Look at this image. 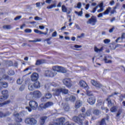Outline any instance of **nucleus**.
<instances>
[{
	"mask_svg": "<svg viewBox=\"0 0 125 125\" xmlns=\"http://www.w3.org/2000/svg\"><path fill=\"white\" fill-rule=\"evenodd\" d=\"M117 110H118V108L116 106H113L110 108V111L111 112H112V113H115V112H117Z\"/></svg>",
	"mask_w": 125,
	"mask_h": 125,
	"instance_id": "obj_35",
	"label": "nucleus"
},
{
	"mask_svg": "<svg viewBox=\"0 0 125 125\" xmlns=\"http://www.w3.org/2000/svg\"><path fill=\"white\" fill-rule=\"evenodd\" d=\"M57 75V73L54 72L52 69L47 70L45 71V75L46 77H49L50 78H53Z\"/></svg>",
	"mask_w": 125,
	"mask_h": 125,
	"instance_id": "obj_5",
	"label": "nucleus"
},
{
	"mask_svg": "<svg viewBox=\"0 0 125 125\" xmlns=\"http://www.w3.org/2000/svg\"><path fill=\"white\" fill-rule=\"evenodd\" d=\"M69 100L71 102H75L76 101V97H75L74 96H71L69 97Z\"/></svg>",
	"mask_w": 125,
	"mask_h": 125,
	"instance_id": "obj_38",
	"label": "nucleus"
},
{
	"mask_svg": "<svg viewBox=\"0 0 125 125\" xmlns=\"http://www.w3.org/2000/svg\"><path fill=\"white\" fill-rule=\"evenodd\" d=\"M21 18H22V16H19L16 17L14 19V20H15V21H17V20H20V19H21Z\"/></svg>",
	"mask_w": 125,
	"mask_h": 125,
	"instance_id": "obj_50",
	"label": "nucleus"
},
{
	"mask_svg": "<svg viewBox=\"0 0 125 125\" xmlns=\"http://www.w3.org/2000/svg\"><path fill=\"white\" fill-rule=\"evenodd\" d=\"M45 104V106L46 108H48V107H50V106H52V105H53V103L51 102H48Z\"/></svg>",
	"mask_w": 125,
	"mask_h": 125,
	"instance_id": "obj_32",
	"label": "nucleus"
},
{
	"mask_svg": "<svg viewBox=\"0 0 125 125\" xmlns=\"http://www.w3.org/2000/svg\"><path fill=\"white\" fill-rule=\"evenodd\" d=\"M53 70L54 72H58L59 73H66V69L58 65L53 66Z\"/></svg>",
	"mask_w": 125,
	"mask_h": 125,
	"instance_id": "obj_6",
	"label": "nucleus"
},
{
	"mask_svg": "<svg viewBox=\"0 0 125 125\" xmlns=\"http://www.w3.org/2000/svg\"><path fill=\"white\" fill-rule=\"evenodd\" d=\"M35 88H40L41 87V85L40 84V82L39 81L36 82L34 83H33Z\"/></svg>",
	"mask_w": 125,
	"mask_h": 125,
	"instance_id": "obj_31",
	"label": "nucleus"
},
{
	"mask_svg": "<svg viewBox=\"0 0 125 125\" xmlns=\"http://www.w3.org/2000/svg\"><path fill=\"white\" fill-rule=\"evenodd\" d=\"M39 27L41 29V30H43L44 29V26L43 25H40Z\"/></svg>",
	"mask_w": 125,
	"mask_h": 125,
	"instance_id": "obj_63",
	"label": "nucleus"
},
{
	"mask_svg": "<svg viewBox=\"0 0 125 125\" xmlns=\"http://www.w3.org/2000/svg\"><path fill=\"white\" fill-rule=\"evenodd\" d=\"M29 105L32 110H37L38 109V103L36 101H32L29 102Z\"/></svg>",
	"mask_w": 125,
	"mask_h": 125,
	"instance_id": "obj_10",
	"label": "nucleus"
},
{
	"mask_svg": "<svg viewBox=\"0 0 125 125\" xmlns=\"http://www.w3.org/2000/svg\"><path fill=\"white\" fill-rule=\"evenodd\" d=\"M38 108L40 111H42V110H44V109H46L45 104H40L38 107Z\"/></svg>",
	"mask_w": 125,
	"mask_h": 125,
	"instance_id": "obj_24",
	"label": "nucleus"
},
{
	"mask_svg": "<svg viewBox=\"0 0 125 125\" xmlns=\"http://www.w3.org/2000/svg\"><path fill=\"white\" fill-rule=\"evenodd\" d=\"M101 17H103V13H100V14L98 15V18H101Z\"/></svg>",
	"mask_w": 125,
	"mask_h": 125,
	"instance_id": "obj_62",
	"label": "nucleus"
},
{
	"mask_svg": "<svg viewBox=\"0 0 125 125\" xmlns=\"http://www.w3.org/2000/svg\"><path fill=\"white\" fill-rule=\"evenodd\" d=\"M93 113L94 115H96V116H98V115L100 114V111H99V110L95 109L93 110Z\"/></svg>",
	"mask_w": 125,
	"mask_h": 125,
	"instance_id": "obj_37",
	"label": "nucleus"
},
{
	"mask_svg": "<svg viewBox=\"0 0 125 125\" xmlns=\"http://www.w3.org/2000/svg\"><path fill=\"white\" fill-rule=\"evenodd\" d=\"M63 109L66 112H68V111H70V106H69V104H65L63 105Z\"/></svg>",
	"mask_w": 125,
	"mask_h": 125,
	"instance_id": "obj_28",
	"label": "nucleus"
},
{
	"mask_svg": "<svg viewBox=\"0 0 125 125\" xmlns=\"http://www.w3.org/2000/svg\"><path fill=\"white\" fill-rule=\"evenodd\" d=\"M11 114V112H7L5 114H3L2 112H0V118H3V117H7V116H9Z\"/></svg>",
	"mask_w": 125,
	"mask_h": 125,
	"instance_id": "obj_23",
	"label": "nucleus"
},
{
	"mask_svg": "<svg viewBox=\"0 0 125 125\" xmlns=\"http://www.w3.org/2000/svg\"><path fill=\"white\" fill-rule=\"evenodd\" d=\"M57 36V32L55 31L52 34V38H55V37Z\"/></svg>",
	"mask_w": 125,
	"mask_h": 125,
	"instance_id": "obj_51",
	"label": "nucleus"
},
{
	"mask_svg": "<svg viewBox=\"0 0 125 125\" xmlns=\"http://www.w3.org/2000/svg\"><path fill=\"white\" fill-rule=\"evenodd\" d=\"M29 42H42V39H37L35 40H29Z\"/></svg>",
	"mask_w": 125,
	"mask_h": 125,
	"instance_id": "obj_36",
	"label": "nucleus"
},
{
	"mask_svg": "<svg viewBox=\"0 0 125 125\" xmlns=\"http://www.w3.org/2000/svg\"><path fill=\"white\" fill-rule=\"evenodd\" d=\"M52 85L53 86H55V87H58V86H59V84H58L54 82L52 83Z\"/></svg>",
	"mask_w": 125,
	"mask_h": 125,
	"instance_id": "obj_58",
	"label": "nucleus"
},
{
	"mask_svg": "<svg viewBox=\"0 0 125 125\" xmlns=\"http://www.w3.org/2000/svg\"><path fill=\"white\" fill-rule=\"evenodd\" d=\"M104 11V8H100V9L97 10V12L99 13H101V12H103Z\"/></svg>",
	"mask_w": 125,
	"mask_h": 125,
	"instance_id": "obj_54",
	"label": "nucleus"
},
{
	"mask_svg": "<svg viewBox=\"0 0 125 125\" xmlns=\"http://www.w3.org/2000/svg\"><path fill=\"white\" fill-rule=\"evenodd\" d=\"M62 11L63 12H67V7L65 5H62Z\"/></svg>",
	"mask_w": 125,
	"mask_h": 125,
	"instance_id": "obj_39",
	"label": "nucleus"
},
{
	"mask_svg": "<svg viewBox=\"0 0 125 125\" xmlns=\"http://www.w3.org/2000/svg\"><path fill=\"white\" fill-rule=\"evenodd\" d=\"M33 95L35 98H40V97H42V93L40 91H34Z\"/></svg>",
	"mask_w": 125,
	"mask_h": 125,
	"instance_id": "obj_15",
	"label": "nucleus"
},
{
	"mask_svg": "<svg viewBox=\"0 0 125 125\" xmlns=\"http://www.w3.org/2000/svg\"><path fill=\"white\" fill-rule=\"evenodd\" d=\"M24 32L25 33H32V29H26L25 30H24Z\"/></svg>",
	"mask_w": 125,
	"mask_h": 125,
	"instance_id": "obj_56",
	"label": "nucleus"
},
{
	"mask_svg": "<svg viewBox=\"0 0 125 125\" xmlns=\"http://www.w3.org/2000/svg\"><path fill=\"white\" fill-rule=\"evenodd\" d=\"M24 122L26 125H35L38 124V121L34 118H27Z\"/></svg>",
	"mask_w": 125,
	"mask_h": 125,
	"instance_id": "obj_4",
	"label": "nucleus"
},
{
	"mask_svg": "<svg viewBox=\"0 0 125 125\" xmlns=\"http://www.w3.org/2000/svg\"><path fill=\"white\" fill-rule=\"evenodd\" d=\"M87 101L90 105H93L95 103V98L94 97H91L87 99Z\"/></svg>",
	"mask_w": 125,
	"mask_h": 125,
	"instance_id": "obj_17",
	"label": "nucleus"
},
{
	"mask_svg": "<svg viewBox=\"0 0 125 125\" xmlns=\"http://www.w3.org/2000/svg\"><path fill=\"white\" fill-rule=\"evenodd\" d=\"M124 39H125V33H123L122 34V36L121 37H119L118 38H117L116 40V42H118L119 41V42H123V40H124Z\"/></svg>",
	"mask_w": 125,
	"mask_h": 125,
	"instance_id": "obj_19",
	"label": "nucleus"
},
{
	"mask_svg": "<svg viewBox=\"0 0 125 125\" xmlns=\"http://www.w3.org/2000/svg\"><path fill=\"white\" fill-rule=\"evenodd\" d=\"M45 97L46 99H50L52 97V95L51 93H47L45 94Z\"/></svg>",
	"mask_w": 125,
	"mask_h": 125,
	"instance_id": "obj_34",
	"label": "nucleus"
},
{
	"mask_svg": "<svg viewBox=\"0 0 125 125\" xmlns=\"http://www.w3.org/2000/svg\"><path fill=\"white\" fill-rule=\"evenodd\" d=\"M2 28L4 30H10L12 27L11 25H4L2 26Z\"/></svg>",
	"mask_w": 125,
	"mask_h": 125,
	"instance_id": "obj_29",
	"label": "nucleus"
},
{
	"mask_svg": "<svg viewBox=\"0 0 125 125\" xmlns=\"http://www.w3.org/2000/svg\"><path fill=\"white\" fill-rule=\"evenodd\" d=\"M41 101L42 102H45V101H46V97H43L41 98Z\"/></svg>",
	"mask_w": 125,
	"mask_h": 125,
	"instance_id": "obj_59",
	"label": "nucleus"
},
{
	"mask_svg": "<svg viewBox=\"0 0 125 125\" xmlns=\"http://www.w3.org/2000/svg\"><path fill=\"white\" fill-rule=\"evenodd\" d=\"M83 37H84V34L82 33V34H81L80 36H77V38L78 39H83Z\"/></svg>",
	"mask_w": 125,
	"mask_h": 125,
	"instance_id": "obj_52",
	"label": "nucleus"
},
{
	"mask_svg": "<svg viewBox=\"0 0 125 125\" xmlns=\"http://www.w3.org/2000/svg\"><path fill=\"white\" fill-rule=\"evenodd\" d=\"M35 88H36V87H35V85H34L33 83H30L28 85V89L29 90H31V91H33V90H34Z\"/></svg>",
	"mask_w": 125,
	"mask_h": 125,
	"instance_id": "obj_26",
	"label": "nucleus"
},
{
	"mask_svg": "<svg viewBox=\"0 0 125 125\" xmlns=\"http://www.w3.org/2000/svg\"><path fill=\"white\" fill-rule=\"evenodd\" d=\"M111 9H112V8L110 7L107 8L106 10L103 13L104 15H108L109 13L111 11Z\"/></svg>",
	"mask_w": 125,
	"mask_h": 125,
	"instance_id": "obj_27",
	"label": "nucleus"
},
{
	"mask_svg": "<svg viewBox=\"0 0 125 125\" xmlns=\"http://www.w3.org/2000/svg\"><path fill=\"white\" fill-rule=\"evenodd\" d=\"M34 32L36 33V34H39V35H42V31L40 30H39L38 29H34Z\"/></svg>",
	"mask_w": 125,
	"mask_h": 125,
	"instance_id": "obj_47",
	"label": "nucleus"
},
{
	"mask_svg": "<svg viewBox=\"0 0 125 125\" xmlns=\"http://www.w3.org/2000/svg\"><path fill=\"white\" fill-rule=\"evenodd\" d=\"M98 8V6H97L96 7L93 9V10L91 12H92V13H95V12L96 11Z\"/></svg>",
	"mask_w": 125,
	"mask_h": 125,
	"instance_id": "obj_55",
	"label": "nucleus"
},
{
	"mask_svg": "<svg viewBox=\"0 0 125 125\" xmlns=\"http://www.w3.org/2000/svg\"><path fill=\"white\" fill-rule=\"evenodd\" d=\"M123 110L122 109L119 110L117 113V117H119V116H120Z\"/></svg>",
	"mask_w": 125,
	"mask_h": 125,
	"instance_id": "obj_57",
	"label": "nucleus"
},
{
	"mask_svg": "<svg viewBox=\"0 0 125 125\" xmlns=\"http://www.w3.org/2000/svg\"><path fill=\"white\" fill-rule=\"evenodd\" d=\"M96 125H106V122H105V119H103L101 122H98Z\"/></svg>",
	"mask_w": 125,
	"mask_h": 125,
	"instance_id": "obj_25",
	"label": "nucleus"
},
{
	"mask_svg": "<svg viewBox=\"0 0 125 125\" xmlns=\"http://www.w3.org/2000/svg\"><path fill=\"white\" fill-rule=\"evenodd\" d=\"M59 125H74L73 124L70 123L68 121L66 122L64 124L66 119L62 117L58 119Z\"/></svg>",
	"mask_w": 125,
	"mask_h": 125,
	"instance_id": "obj_7",
	"label": "nucleus"
},
{
	"mask_svg": "<svg viewBox=\"0 0 125 125\" xmlns=\"http://www.w3.org/2000/svg\"><path fill=\"white\" fill-rule=\"evenodd\" d=\"M109 59H112V56H104V60L105 63L111 64L112 63V61Z\"/></svg>",
	"mask_w": 125,
	"mask_h": 125,
	"instance_id": "obj_14",
	"label": "nucleus"
},
{
	"mask_svg": "<svg viewBox=\"0 0 125 125\" xmlns=\"http://www.w3.org/2000/svg\"><path fill=\"white\" fill-rule=\"evenodd\" d=\"M51 40V38H47L45 41L47 42V43L48 44H51V42H50V40Z\"/></svg>",
	"mask_w": 125,
	"mask_h": 125,
	"instance_id": "obj_46",
	"label": "nucleus"
},
{
	"mask_svg": "<svg viewBox=\"0 0 125 125\" xmlns=\"http://www.w3.org/2000/svg\"><path fill=\"white\" fill-rule=\"evenodd\" d=\"M91 115V110H88L86 111L85 113V116L86 117H89Z\"/></svg>",
	"mask_w": 125,
	"mask_h": 125,
	"instance_id": "obj_41",
	"label": "nucleus"
},
{
	"mask_svg": "<svg viewBox=\"0 0 125 125\" xmlns=\"http://www.w3.org/2000/svg\"><path fill=\"white\" fill-rule=\"evenodd\" d=\"M91 83H92V85L96 86V87L97 88H103V87H104V86L101 84V83L94 80H91Z\"/></svg>",
	"mask_w": 125,
	"mask_h": 125,
	"instance_id": "obj_12",
	"label": "nucleus"
},
{
	"mask_svg": "<svg viewBox=\"0 0 125 125\" xmlns=\"http://www.w3.org/2000/svg\"><path fill=\"white\" fill-rule=\"evenodd\" d=\"M1 86H2L4 88L8 87V83L5 82H1L0 83Z\"/></svg>",
	"mask_w": 125,
	"mask_h": 125,
	"instance_id": "obj_22",
	"label": "nucleus"
},
{
	"mask_svg": "<svg viewBox=\"0 0 125 125\" xmlns=\"http://www.w3.org/2000/svg\"><path fill=\"white\" fill-rule=\"evenodd\" d=\"M75 7L76 8H77H77H79V9L81 8V7H82V3L81 2H79L77 4V7L75 6Z\"/></svg>",
	"mask_w": 125,
	"mask_h": 125,
	"instance_id": "obj_53",
	"label": "nucleus"
},
{
	"mask_svg": "<svg viewBox=\"0 0 125 125\" xmlns=\"http://www.w3.org/2000/svg\"><path fill=\"white\" fill-rule=\"evenodd\" d=\"M94 51L95 52L99 53L103 51V47H101L100 49L97 48V47H94Z\"/></svg>",
	"mask_w": 125,
	"mask_h": 125,
	"instance_id": "obj_30",
	"label": "nucleus"
},
{
	"mask_svg": "<svg viewBox=\"0 0 125 125\" xmlns=\"http://www.w3.org/2000/svg\"><path fill=\"white\" fill-rule=\"evenodd\" d=\"M82 105H83V102L80 100H78L75 103V108H76V109H79Z\"/></svg>",
	"mask_w": 125,
	"mask_h": 125,
	"instance_id": "obj_18",
	"label": "nucleus"
},
{
	"mask_svg": "<svg viewBox=\"0 0 125 125\" xmlns=\"http://www.w3.org/2000/svg\"><path fill=\"white\" fill-rule=\"evenodd\" d=\"M8 74L9 75H10V76H13V75H14L15 73L14 72V71L10 70L9 71Z\"/></svg>",
	"mask_w": 125,
	"mask_h": 125,
	"instance_id": "obj_45",
	"label": "nucleus"
},
{
	"mask_svg": "<svg viewBox=\"0 0 125 125\" xmlns=\"http://www.w3.org/2000/svg\"><path fill=\"white\" fill-rule=\"evenodd\" d=\"M45 61L44 60H38L36 62V65H41V64H42V63H44Z\"/></svg>",
	"mask_w": 125,
	"mask_h": 125,
	"instance_id": "obj_33",
	"label": "nucleus"
},
{
	"mask_svg": "<svg viewBox=\"0 0 125 125\" xmlns=\"http://www.w3.org/2000/svg\"><path fill=\"white\" fill-rule=\"evenodd\" d=\"M14 116H15V121L17 123L14 124H9L8 125H21L19 123H21L22 122V118H21V117H24V116H25V112L22 111L20 113L15 112L14 113Z\"/></svg>",
	"mask_w": 125,
	"mask_h": 125,
	"instance_id": "obj_1",
	"label": "nucleus"
},
{
	"mask_svg": "<svg viewBox=\"0 0 125 125\" xmlns=\"http://www.w3.org/2000/svg\"><path fill=\"white\" fill-rule=\"evenodd\" d=\"M17 83L18 84H21L22 83H23V81L20 79H19L17 80Z\"/></svg>",
	"mask_w": 125,
	"mask_h": 125,
	"instance_id": "obj_48",
	"label": "nucleus"
},
{
	"mask_svg": "<svg viewBox=\"0 0 125 125\" xmlns=\"http://www.w3.org/2000/svg\"><path fill=\"white\" fill-rule=\"evenodd\" d=\"M86 92L87 93V95L88 96H91L92 95V92L90 91V90H88V89H85Z\"/></svg>",
	"mask_w": 125,
	"mask_h": 125,
	"instance_id": "obj_42",
	"label": "nucleus"
},
{
	"mask_svg": "<svg viewBox=\"0 0 125 125\" xmlns=\"http://www.w3.org/2000/svg\"><path fill=\"white\" fill-rule=\"evenodd\" d=\"M118 94V93L115 92L114 94H112L111 95H109L108 98L106 99V101L108 102V106H110V105L112 104V102L111 101V99H110V97H112V96H113L114 95Z\"/></svg>",
	"mask_w": 125,
	"mask_h": 125,
	"instance_id": "obj_20",
	"label": "nucleus"
},
{
	"mask_svg": "<svg viewBox=\"0 0 125 125\" xmlns=\"http://www.w3.org/2000/svg\"><path fill=\"white\" fill-rule=\"evenodd\" d=\"M1 93L3 96L0 97V101H3V100L7 99L8 97V91L7 90H4L2 91Z\"/></svg>",
	"mask_w": 125,
	"mask_h": 125,
	"instance_id": "obj_9",
	"label": "nucleus"
},
{
	"mask_svg": "<svg viewBox=\"0 0 125 125\" xmlns=\"http://www.w3.org/2000/svg\"><path fill=\"white\" fill-rule=\"evenodd\" d=\"M80 85L81 86V87H83V88H85V89H88V88H89L86 83L83 80L80 82Z\"/></svg>",
	"mask_w": 125,
	"mask_h": 125,
	"instance_id": "obj_13",
	"label": "nucleus"
},
{
	"mask_svg": "<svg viewBox=\"0 0 125 125\" xmlns=\"http://www.w3.org/2000/svg\"><path fill=\"white\" fill-rule=\"evenodd\" d=\"M46 119H47V117L46 116L42 117L41 118V121L40 122V124L41 125H44V123H45V121L46 120Z\"/></svg>",
	"mask_w": 125,
	"mask_h": 125,
	"instance_id": "obj_21",
	"label": "nucleus"
},
{
	"mask_svg": "<svg viewBox=\"0 0 125 125\" xmlns=\"http://www.w3.org/2000/svg\"><path fill=\"white\" fill-rule=\"evenodd\" d=\"M49 125H59V120H58V123H56L53 124H50Z\"/></svg>",
	"mask_w": 125,
	"mask_h": 125,
	"instance_id": "obj_64",
	"label": "nucleus"
},
{
	"mask_svg": "<svg viewBox=\"0 0 125 125\" xmlns=\"http://www.w3.org/2000/svg\"><path fill=\"white\" fill-rule=\"evenodd\" d=\"M54 96H59L60 93H63V94H67L68 93V89L63 87L59 89H53Z\"/></svg>",
	"mask_w": 125,
	"mask_h": 125,
	"instance_id": "obj_2",
	"label": "nucleus"
},
{
	"mask_svg": "<svg viewBox=\"0 0 125 125\" xmlns=\"http://www.w3.org/2000/svg\"><path fill=\"white\" fill-rule=\"evenodd\" d=\"M35 20H36V21H42V19L40 17H35L34 18Z\"/></svg>",
	"mask_w": 125,
	"mask_h": 125,
	"instance_id": "obj_49",
	"label": "nucleus"
},
{
	"mask_svg": "<svg viewBox=\"0 0 125 125\" xmlns=\"http://www.w3.org/2000/svg\"><path fill=\"white\" fill-rule=\"evenodd\" d=\"M63 83L67 87H71L72 86V81L69 78H65L63 80Z\"/></svg>",
	"mask_w": 125,
	"mask_h": 125,
	"instance_id": "obj_11",
	"label": "nucleus"
},
{
	"mask_svg": "<svg viewBox=\"0 0 125 125\" xmlns=\"http://www.w3.org/2000/svg\"><path fill=\"white\" fill-rule=\"evenodd\" d=\"M115 30V27H113L110 29H109V33H113V31Z\"/></svg>",
	"mask_w": 125,
	"mask_h": 125,
	"instance_id": "obj_60",
	"label": "nucleus"
},
{
	"mask_svg": "<svg viewBox=\"0 0 125 125\" xmlns=\"http://www.w3.org/2000/svg\"><path fill=\"white\" fill-rule=\"evenodd\" d=\"M85 118V116H84V114H80L78 117L74 116L73 118V121L75 122V123H77V124H79V125H82V124H83V119Z\"/></svg>",
	"mask_w": 125,
	"mask_h": 125,
	"instance_id": "obj_3",
	"label": "nucleus"
},
{
	"mask_svg": "<svg viewBox=\"0 0 125 125\" xmlns=\"http://www.w3.org/2000/svg\"><path fill=\"white\" fill-rule=\"evenodd\" d=\"M9 103H10V101H7L3 103H0V107L3 106V105H7V104H9Z\"/></svg>",
	"mask_w": 125,
	"mask_h": 125,
	"instance_id": "obj_40",
	"label": "nucleus"
},
{
	"mask_svg": "<svg viewBox=\"0 0 125 125\" xmlns=\"http://www.w3.org/2000/svg\"><path fill=\"white\" fill-rule=\"evenodd\" d=\"M97 22V19L94 16L91 17L86 22L87 24H90L92 26H95V24Z\"/></svg>",
	"mask_w": 125,
	"mask_h": 125,
	"instance_id": "obj_8",
	"label": "nucleus"
},
{
	"mask_svg": "<svg viewBox=\"0 0 125 125\" xmlns=\"http://www.w3.org/2000/svg\"><path fill=\"white\" fill-rule=\"evenodd\" d=\"M75 13H76L78 16H82L83 15V11L80 12L75 11Z\"/></svg>",
	"mask_w": 125,
	"mask_h": 125,
	"instance_id": "obj_43",
	"label": "nucleus"
},
{
	"mask_svg": "<svg viewBox=\"0 0 125 125\" xmlns=\"http://www.w3.org/2000/svg\"><path fill=\"white\" fill-rule=\"evenodd\" d=\"M74 47H75V48H81V47H82V46L79 45H74Z\"/></svg>",
	"mask_w": 125,
	"mask_h": 125,
	"instance_id": "obj_61",
	"label": "nucleus"
},
{
	"mask_svg": "<svg viewBox=\"0 0 125 125\" xmlns=\"http://www.w3.org/2000/svg\"><path fill=\"white\" fill-rule=\"evenodd\" d=\"M110 42H111V40H110V39H105L104 40V43L106 44H108V43H110Z\"/></svg>",
	"mask_w": 125,
	"mask_h": 125,
	"instance_id": "obj_44",
	"label": "nucleus"
},
{
	"mask_svg": "<svg viewBox=\"0 0 125 125\" xmlns=\"http://www.w3.org/2000/svg\"><path fill=\"white\" fill-rule=\"evenodd\" d=\"M31 81H37L39 79V74L37 73H34L31 75Z\"/></svg>",
	"mask_w": 125,
	"mask_h": 125,
	"instance_id": "obj_16",
	"label": "nucleus"
}]
</instances>
